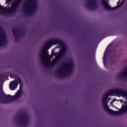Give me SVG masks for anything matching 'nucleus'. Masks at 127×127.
Wrapping results in <instances>:
<instances>
[{"label":"nucleus","instance_id":"0eeeda50","mask_svg":"<svg viewBox=\"0 0 127 127\" xmlns=\"http://www.w3.org/2000/svg\"><path fill=\"white\" fill-rule=\"evenodd\" d=\"M23 7L25 13L28 14L33 13L37 8V1L36 0H27L24 3Z\"/></svg>","mask_w":127,"mask_h":127},{"label":"nucleus","instance_id":"9b49d317","mask_svg":"<svg viewBox=\"0 0 127 127\" xmlns=\"http://www.w3.org/2000/svg\"><path fill=\"white\" fill-rule=\"evenodd\" d=\"M116 101H117V99H115L113 100H112L111 103V105H112L113 103H114V102H116Z\"/></svg>","mask_w":127,"mask_h":127},{"label":"nucleus","instance_id":"39448f33","mask_svg":"<svg viewBox=\"0 0 127 127\" xmlns=\"http://www.w3.org/2000/svg\"><path fill=\"white\" fill-rule=\"evenodd\" d=\"M124 2V0H102L103 4L106 9L114 10L119 8Z\"/></svg>","mask_w":127,"mask_h":127},{"label":"nucleus","instance_id":"20e7f679","mask_svg":"<svg viewBox=\"0 0 127 127\" xmlns=\"http://www.w3.org/2000/svg\"><path fill=\"white\" fill-rule=\"evenodd\" d=\"M20 82H21V80L19 79L18 82L12 81L10 83L9 88L10 90H15L17 87V83H20V90L17 91L15 96H11V95H9L7 99H4L2 100V98H0V103H3V104H8L9 103H11V102L13 101H16V100L20 99L21 97V93H22V85H21V83H20Z\"/></svg>","mask_w":127,"mask_h":127},{"label":"nucleus","instance_id":"7ed1b4c3","mask_svg":"<svg viewBox=\"0 0 127 127\" xmlns=\"http://www.w3.org/2000/svg\"><path fill=\"white\" fill-rule=\"evenodd\" d=\"M22 0H0V14H6L15 12Z\"/></svg>","mask_w":127,"mask_h":127},{"label":"nucleus","instance_id":"423d86ee","mask_svg":"<svg viewBox=\"0 0 127 127\" xmlns=\"http://www.w3.org/2000/svg\"><path fill=\"white\" fill-rule=\"evenodd\" d=\"M74 64L72 61L64 63L59 68L58 74L60 76H68L73 71Z\"/></svg>","mask_w":127,"mask_h":127},{"label":"nucleus","instance_id":"9d476101","mask_svg":"<svg viewBox=\"0 0 127 127\" xmlns=\"http://www.w3.org/2000/svg\"><path fill=\"white\" fill-rule=\"evenodd\" d=\"M26 123H27V119H26V117H24L21 119V125H23L24 126H25L26 125Z\"/></svg>","mask_w":127,"mask_h":127},{"label":"nucleus","instance_id":"f257e3e1","mask_svg":"<svg viewBox=\"0 0 127 127\" xmlns=\"http://www.w3.org/2000/svg\"><path fill=\"white\" fill-rule=\"evenodd\" d=\"M104 109L112 116H121L127 112V91L116 89L105 94L102 98Z\"/></svg>","mask_w":127,"mask_h":127},{"label":"nucleus","instance_id":"f03ea898","mask_svg":"<svg viewBox=\"0 0 127 127\" xmlns=\"http://www.w3.org/2000/svg\"><path fill=\"white\" fill-rule=\"evenodd\" d=\"M65 53L66 46L63 41L56 39L49 41L45 44L40 54L42 63L49 68L54 67Z\"/></svg>","mask_w":127,"mask_h":127},{"label":"nucleus","instance_id":"1a4fd4ad","mask_svg":"<svg viewBox=\"0 0 127 127\" xmlns=\"http://www.w3.org/2000/svg\"><path fill=\"white\" fill-rule=\"evenodd\" d=\"M88 7L89 8H94L96 5V0H90L88 1Z\"/></svg>","mask_w":127,"mask_h":127},{"label":"nucleus","instance_id":"f8f14e48","mask_svg":"<svg viewBox=\"0 0 127 127\" xmlns=\"http://www.w3.org/2000/svg\"><path fill=\"white\" fill-rule=\"evenodd\" d=\"M120 101H121V102H122V103H123L124 102V100H120Z\"/></svg>","mask_w":127,"mask_h":127},{"label":"nucleus","instance_id":"4468645a","mask_svg":"<svg viewBox=\"0 0 127 127\" xmlns=\"http://www.w3.org/2000/svg\"><path fill=\"white\" fill-rule=\"evenodd\" d=\"M13 33L14 34V30L12 31Z\"/></svg>","mask_w":127,"mask_h":127},{"label":"nucleus","instance_id":"ddd939ff","mask_svg":"<svg viewBox=\"0 0 127 127\" xmlns=\"http://www.w3.org/2000/svg\"><path fill=\"white\" fill-rule=\"evenodd\" d=\"M103 62H105V58L103 59Z\"/></svg>","mask_w":127,"mask_h":127},{"label":"nucleus","instance_id":"6e6552de","mask_svg":"<svg viewBox=\"0 0 127 127\" xmlns=\"http://www.w3.org/2000/svg\"><path fill=\"white\" fill-rule=\"evenodd\" d=\"M7 43L6 35L3 29L0 27V46H4Z\"/></svg>","mask_w":127,"mask_h":127}]
</instances>
